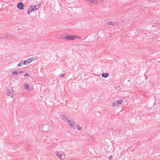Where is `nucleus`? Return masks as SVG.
<instances>
[{
  "mask_svg": "<svg viewBox=\"0 0 160 160\" xmlns=\"http://www.w3.org/2000/svg\"><path fill=\"white\" fill-rule=\"evenodd\" d=\"M76 38V36L75 35H69L65 37V39L67 40H73Z\"/></svg>",
  "mask_w": 160,
  "mask_h": 160,
  "instance_id": "f257e3e1",
  "label": "nucleus"
},
{
  "mask_svg": "<svg viewBox=\"0 0 160 160\" xmlns=\"http://www.w3.org/2000/svg\"><path fill=\"white\" fill-rule=\"evenodd\" d=\"M37 5H30L28 8L27 13L28 14H29L30 13L34 10V8L37 6Z\"/></svg>",
  "mask_w": 160,
  "mask_h": 160,
  "instance_id": "f03ea898",
  "label": "nucleus"
},
{
  "mask_svg": "<svg viewBox=\"0 0 160 160\" xmlns=\"http://www.w3.org/2000/svg\"><path fill=\"white\" fill-rule=\"evenodd\" d=\"M24 6L23 3L22 2H19L17 4V7L20 10L23 9Z\"/></svg>",
  "mask_w": 160,
  "mask_h": 160,
  "instance_id": "7ed1b4c3",
  "label": "nucleus"
},
{
  "mask_svg": "<svg viewBox=\"0 0 160 160\" xmlns=\"http://www.w3.org/2000/svg\"><path fill=\"white\" fill-rule=\"evenodd\" d=\"M5 37V38L7 39H9L13 38L14 37L13 35L11 34H9L6 35Z\"/></svg>",
  "mask_w": 160,
  "mask_h": 160,
  "instance_id": "20e7f679",
  "label": "nucleus"
},
{
  "mask_svg": "<svg viewBox=\"0 0 160 160\" xmlns=\"http://www.w3.org/2000/svg\"><path fill=\"white\" fill-rule=\"evenodd\" d=\"M7 93L8 95L11 97H13V94L12 92H11L10 90L8 89L7 91Z\"/></svg>",
  "mask_w": 160,
  "mask_h": 160,
  "instance_id": "39448f33",
  "label": "nucleus"
},
{
  "mask_svg": "<svg viewBox=\"0 0 160 160\" xmlns=\"http://www.w3.org/2000/svg\"><path fill=\"white\" fill-rule=\"evenodd\" d=\"M31 62V61H30L29 59L28 58L26 60L24 61L23 62V63L24 65H27L28 64Z\"/></svg>",
  "mask_w": 160,
  "mask_h": 160,
  "instance_id": "423d86ee",
  "label": "nucleus"
},
{
  "mask_svg": "<svg viewBox=\"0 0 160 160\" xmlns=\"http://www.w3.org/2000/svg\"><path fill=\"white\" fill-rule=\"evenodd\" d=\"M101 75L103 78H107L109 76V74L108 73H103Z\"/></svg>",
  "mask_w": 160,
  "mask_h": 160,
  "instance_id": "0eeeda50",
  "label": "nucleus"
},
{
  "mask_svg": "<svg viewBox=\"0 0 160 160\" xmlns=\"http://www.w3.org/2000/svg\"><path fill=\"white\" fill-rule=\"evenodd\" d=\"M100 0H89V1L91 3H97Z\"/></svg>",
  "mask_w": 160,
  "mask_h": 160,
  "instance_id": "6e6552de",
  "label": "nucleus"
},
{
  "mask_svg": "<svg viewBox=\"0 0 160 160\" xmlns=\"http://www.w3.org/2000/svg\"><path fill=\"white\" fill-rule=\"evenodd\" d=\"M62 119L64 120V121H66L68 120V118L64 114H62Z\"/></svg>",
  "mask_w": 160,
  "mask_h": 160,
  "instance_id": "1a4fd4ad",
  "label": "nucleus"
},
{
  "mask_svg": "<svg viewBox=\"0 0 160 160\" xmlns=\"http://www.w3.org/2000/svg\"><path fill=\"white\" fill-rule=\"evenodd\" d=\"M116 23V22H108V24L110 25L114 26Z\"/></svg>",
  "mask_w": 160,
  "mask_h": 160,
  "instance_id": "9d476101",
  "label": "nucleus"
},
{
  "mask_svg": "<svg viewBox=\"0 0 160 160\" xmlns=\"http://www.w3.org/2000/svg\"><path fill=\"white\" fill-rule=\"evenodd\" d=\"M62 152H57L56 154L57 156L60 158L62 155Z\"/></svg>",
  "mask_w": 160,
  "mask_h": 160,
  "instance_id": "9b49d317",
  "label": "nucleus"
},
{
  "mask_svg": "<svg viewBox=\"0 0 160 160\" xmlns=\"http://www.w3.org/2000/svg\"><path fill=\"white\" fill-rule=\"evenodd\" d=\"M19 74V71H15L14 72H13L12 73V75H18Z\"/></svg>",
  "mask_w": 160,
  "mask_h": 160,
  "instance_id": "f8f14e48",
  "label": "nucleus"
},
{
  "mask_svg": "<svg viewBox=\"0 0 160 160\" xmlns=\"http://www.w3.org/2000/svg\"><path fill=\"white\" fill-rule=\"evenodd\" d=\"M117 102V103L118 104H122V99H119V100H118L116 101Z\"/></svg>",
  "mask_w": 160,
  "mask_h": 160,
  "instance_id": "ddd939ff",
  "label": "nucleus"
},
{
  "mask_svg": "<svg viewBox=\"0 0 160 160\" xmlns=\"http://www.w3.org/2000/svg\"><path fill=\"white\" fill-rule=\"evenodd\" d=\"M65 157V156L63 152L62 153V155L60 158V159L62 160H64Z\"/></svg>",
  "mask_w": 160,
  "mask_h": 160,
  "instance_id": "4468645a",
  "label": "nucleus"
},
{
  "mask_svg": "<svg viewBox=\"0 0 160 160\" xmlns=\"http://www.w3.org/2000/svg\"><path fill=\"white\" fill-rule=\"evenodd\" d=\"M24 87L25 89H28L29 88V85L27 83H26L24 84Z\"/></svg>",
  "mask_w": 160,
  "mask_h": 160,
  "instance_id": "2eb2a0df",
  "label": "nucleus"
},
{
  "mask_svg": "<svg viewBox=\"0 0 160 160\" xmlns=\"http://www.w3.org/2000/svg\"><path fill=\"white\" fill-rule=\"evenodd\" d=\"M118 105V103H117V101H114L113 102L112 106L113 107H114L115 106H117Z\"/></svg>",
  "mask_w": 160,
  "mask_h": 160,
  "instance_id": "dca6fc26",
  "label": "nucleus"
},
{
  "mask_svg": "<svg viewBox=\"0 0 160 160\" xmlns=\"http://www.w3.org/2000/svg\"><path fill=\"white\" fill-rule=\"evenodd\" d=\"M28 59H29V60H30V61H31V62L32 61L35 59L36 57H33L32 58H29Z\"/></svg>",
  "mask_w": 160,
  "mask_h": 160,
  "instance_id": "f3484780",
  "label": "nucleus"
},
{
  "mask_svg": "<svg viewBox=\"0 0 160 160\" xmlns=\"http://www.w3.org/2000/svg\"><path fill=\"white\" fill-rule=\"evenodd\" d=\"M69 124L72 126L71 128L72 129H76V127L77 126L76 125H72L71 123H69Z\"/></svg>",
  "mask_w": 160,
  "mask_h": 160,
  "instance_id": "a211bd4d",
  "label": "nucleus"
},
{
  "mask_svg": "<svg viewBox=\"0 0 160 160\" xmlns=\"http://www.w3.org/2000/svg\"><path fill=\"white\" fill-rule=\"evenodd\" d=\"M76 126L77 127V128L78 130L80 131L81 130L82 128L79 125H77Z\"/></svg>",
  "mask_w": 160,
  "mask_h": 160,
  "instance_id": "6ab92c4d",
  "label": "nucleus"
},
{
  "mask_svg": "<svg viewBox=\"0 0 160 160\" xmlns=\"http://www.w3.org/2000/svg\"><path fill=\"white\" fill-rule=\"evenodd\" d=\"M60 38L62 39H65V37L64 35H62L60 36Z\"/></svg>",
  "mask_w": 160,
  "mask_h": 160,
  "instance_id": "aec40b11",
  "label": "nucleus"
},
{
  "mask_svg": "<svg viewBox=\"0 0 160 160\" xmlns=\"http://www.w3.org/2000/svg\"><path fill=\"white\" fill-rule=\"evenodd\" d=\"M65 74H61L60 75V77L61 78H63L65 76Z\"/></svg>",
  "mask_w": 160,
  "mask_h": 160,
  "instance_id": "412c9836",
  "label": "nucleus"
},
{
  "mask_svg": "<svg viewBox=\"0 0 160 160\" xmlns=\"http://www.w3.org/2000/svg\"><path fill=\"white\" fill-rule=\"evenodd\" d=\"M23 61H20L19 63L21 66H22L23 65H24V64L23 63Z\"/></svg>",
  "mask_w": 160,
  "mask_h": 160,
  "instance_id": "4be33fe9",
  "label": "nucleus"
},
{
  "mask_svg": "<svg viewBox=\"0 0 160 160\" xmlns=\"http://www.w3.org/2000/svg\"><path fill=\"white\" fill-rule=\"evenodd\" d=\"M37 7H38L36 8V7H35V8H34V10H37L38 9L39 7H40L39 6H37Z\"/></svg>",
  "mask_w": 160,
  "mask_h": 160,
  "instance_id": "5701e85b",
  "label": "nucleus"
},
{
  "mask_svg": "<svg viewBox=\"0 0 160 160\" xmlns=\"http://www.w3.org/2000/svg\"><path fill=\"white\" fill-rule=\"evenodd\" d=\"M27 76H29V74L28 73H26L25 74V75H24V76L25 77H26Z\"/></svg>",
  "mask_w": 160,
  "mask_h": 160,
  "instance_id": "b1692460",
  "label": "nucleus"
},
{
  "mask_svg": "<svg viewBox=\"0 0 160 160\" xmlns=\"http://www.w3.org/2000/svg\"><path fill=\"white\" fill-rule=\"evenodd\" d=\"M112 155H111V156H110V157H109V158H108V159L110 160V159H112Z\"/></svg>",
  "mask_w": 160,
  "mask_h": 160,
  "instance_id": "393cba45",
  "label": "nucleus"
},
{
  "mask_svg": "<svg viewBox=\"0 0 160 160\" xmlns=\"http://www.w3.org/2000/svg\"><path fill=\"white\" fill-rule=\"evenodd\" d=\"M0 39H5V37L4 36L2 38L1 37H0Z\"/></svg>",
  "mask_w": 160,
  "mask_h": 160,
  "instance_id": "a878e982",
  "label": "nucleus"
},
{
  "mask_svg": "<svg viewBox=\"0 0 160 160\" xmlns=\"http://www.w3.org/2000/svg\"><path fill=\"white\" fill-rule=\"evenodd\" d=\"M24 72V71H19V74L20 73H23Z\"/></svg>",
  "mask_w": 160,
  "mask_h": 160,
  "instance_id": "bb28decb",
  "label": "nucleus"
},
{
  "mask_svg": "<svg viewBox=\"0 0 160 160\" xmlns=\"http://www.w3.org/2000/svg\"><path fill=\"white\" fill-rule=\"evenodd\" d=\"M71 123L72 124V125H75V123L73 121H72V122H71Z\"/></svg>",
  "mask_w": 160,
  "mask_h": 160,
  "instance_id": "cd10ccee",
  "label": "nucleus"
},
{
  "mask_svg": "<svg viewBox=\"0 0 160 160\" xmlns=\"http://www.w3.org/2000/svg\"><path fill=\"white\" fill-rule=\"evenodd\" d=\"M67 121L69 123H71V122L70 120H67Z\"/></svg>",
  "mask_w": 160,
  "mask_h": 160,
  "instance_id": "c85d7f7f",
  "label": "nucleus"
},
{
  "mask_svg": "<svg viewBox=\"0 0 160 160\" xmlns=\"http://www.w3.org/2000/svg\"><path fill=\"white\" fill-rule=\"evenodd\" d=\"M21 65H20V64H19V63L17 65V67H21Z\"/></svg>",
  "mask_w": 160,
  "mask_h": 160,
  "instance_id": "c756f323",
  "label": "nucleus"
}]
</instances>
